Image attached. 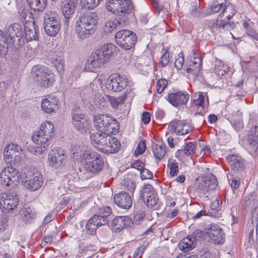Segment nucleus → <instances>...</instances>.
Wrapping results in <instances>:
<instances>
[{
    "instance_id": "1",
    "label": "nucleus",
    "mask_w": 258,
    "mask_h": 258,
    "mask_svg": "<svg viewBox=\"0 0 258 258\" xmlns=\"http://www.w3.org/2000/svg\"><path fill=\"white\" fill-rule=\"evenodd\" d=\"M106 9L117 16V19L105 23V30L111 32L119 26H124L128 21V15L132 12L133 4L130 0H109Z\"/></svg>"
},
{
    "instance_id": "2",
    "label": "nucleus",
    "mask_w": 258,
    "mask_h": 258,
    "mask_svg": "<svg viewBox=\"0 0 258 258\" xmlns=\"http://www.w3.org/2000/svg\"><path fill=\"white\" fill-rule=\"evenodd\" d=\"M53 135V124L49 121L42 123L39 130L35 132L32 138L34 143L40 145L35 149V155H40L46 153Z\"/></svg>"
},
{
    "instance_id": "3",
    "label": "nucleus",
    "mask_w": 258,
    "mask_h": 258,
    "mask_svg": "<svg viewBox=\"0 0 258 258\" xmlns=\"http://www.w3.org/2000/svg\"><path fill=\"white\" fill-rule=\"evenodd\" d=\"M93 122L97 130L102 133L116 134L119 125L118 122L108 114H97L94 116Z\"/></svg>"
},
{
    "instance_id": "4",
    "label": "nucleus",
    "mask_w": 258,
    "mask_h": 258,
    "mask_svg": "<svg viewBox=\"0 0 258 258\" xmlns=\"http://www.w3.org/2000/svg\"><path fill=\"white\" fill-rule=\"evenodd\" d=\"M84 167L90 173H98L103 168L104 162L101 155L95 152L85 151L81 155Z\"/></svg>"
},
{
    "instance_id": "5",
    "label": "nucleus",
    "mask_w": 258,
    "mask_h": 258,
    "mask_svg": "<svg viewBox=\"0 0 258 258\" xmlns=\"http://www.w3.org/2000/svg\"><path fill=\"white\" fill-rule=\"evenodd\" d=\"M31 77L38 86L48 88L54 83L53 74L48 68L42 66H34L31 72Z\"/></svg>"
},
{
    "instance_id": "6",
    "label": "nucleus",
    "mask_w": 258,
    "mask_h": 258,
    "mask_svg": "<svg viewBox=\"0 0 258 258\" xmlns=\"http://www.w3.org/2000/svg\"><path fill=\"white\" fill-rule=\"evenodd\" d=\"M43 26L45 33L50 36H55L60 28V19L58 14L54 11L47 12L43 20Z\"/></svg>"
},
{
    "instance_id": "7",
    "label": "nucleus",
    "mask_w": 258,
    "mask_h": 258,
    "mask_svg": "<svg viewBox=\"0 0 258 258\" xmlns=\"http://www.w3.org/2000/svg\"><path fill=\"white\" fill-rule=\"evenodd\" d=\"M7 35L9 42L16 49L19 48L25 43L23 28L18 23H13L8 27Z\"/></svg>"
},
{
    "instance_id": "8",
    "label": "nucleus",
    "mask_w": 258,
    "mask_h": 258,
    "mask_svg": "<svg viewBox=\"0 0 258 258\" xmlns=\"http://www.w3.org/2000/svg\"><path fill=\"white\" fill-rule=\"evenodd\" d=\"M116 43L125 50H130L134 47L137 36L133 32L128 30H121L115 34Z\"/></svg>"
},
{
    "instance_id": "9",
    "label": "nucleus",
    "mask_w": 258,
    "mask_h": 258,
    "mask_svg": "<svg viewBox=\"0 0 258 258\" xmlns=\"http://www.w3.org/2000/svg\"><path fill=\"white\" fill-rule=\"evenodd\" d=\"M21 177L20 172L12 166L4 168L0 173V183L3 186H15Z\"/></svg>"
},
{
    "instance_id": "10",
    "label": "nucleus",
    "mask_w": 258,
    "mask_h": 258,
    "mask_svg": "<svg viewBox=\"0 0 258 258\" xmlns=\"http://www.w3.org/2000/svg\"><path fill=\"white\" fill-rule=\"evenodd\" d=\"M23 151L20 146L10 144L4 150V158L7 163L11 165L19 163L22 158Z\"/></svg>"
},
{
    "instance_id": "11",
    "label": "nucleus",
    "mask_w": 258,
    "mask_h": 258,
    "mask_svg": "<svg viewBox=\"0 0 258 258\" xmlns=\"http://www.w3.org/2000/svg\"><path fill=\"white\" fill-rule=\"evenodd\" d=\"M218 185V181L215 176L212 175L202 178L196 185V191L201 196L208 197V195L215 190Z\"/></svg>"
},
{
    "instance_id": "12",
    "label": "nucleus",
    "mask_w": 258,
    "mask_h": 258,
    "mask_svg": "<svg viewBox=\"0 0 258 258\" xmlns=\"http://www.w3.org/2000/svg\"><path fill=\"white\" fill-rule=\"evenodd\" d=\"M18 203L19 200L15 192L10 191L0 195V208L4 212H10L14 210Z\"/></svg>"
},
{
    "instance_id": "13",
    "label": "nucleus",
    "mask_w": 258,
    "mask_h": 258,
    "mask_svg": "<svg viewBox=\"0 0 258 258\" xmlns=\"http://www.w3.org/2000/svg\"><path fill=\"white\" fill-rule=\"evenodd\" d=\"M77 107H75L72 111V120L73 126L76 130L85 133L90 126V120L85 115L79 112Z\"/></svg>"
},
{
    "instance_id": "14",
    "label": "nucleus",
    "mask_w": 258,
    "mask_h": 258,
    "mask_svg": "<svg viewBox=\"0 0 258 258\" xmlns=\"http://www.w3.org/2000/svg\"><path fill=\"white\" fill-rule=\"evenodd\" d=\"M128 80L127 77L119 74L112 75L106 83V88L113 92H120L127 85Z\"/></svg>"
},
{
    "instance_id": "15",
    "label": "nucleus",
    "mask_w": 258,
    "mask_h": 258,
    "mask_svg": "<svg viewBox=\"0 0 258 258\" xmlns=\"http://www.w3.org/2000/svg\"><path fill=\"white\" fill-rule=\"evenodd\" d=\"M140 197L149 208L154 207L158 201V195L151 184H145L142 187Z\"/></svg>"
},
{
    "instance_id": "16",
    "label": "nucleus",
    "mask_w": 258,
    "mask_h": 258,
    "mask_svg": "<svg viewBox=\"0 0 258 258\" xmlns=\"http://www.w3.org/2000/svg\"><path fill=\"white\" fill-rule=\"evenodd\" d=\"M24 185L31 190L38 189L43 184L42 176L37 171H28L23 178Z\"/></svg>"
},
{
    "instance_id": "17",
    "label": "nucleus",
    "mask_w": 258,
    "mask_h": 258,
    "mask_svg": "<svg viewBox=\"0 0 258 258\" xmlns=\"http://www.w3.org/2000/svg\"><path fill=\"white\" fill-rule=\"evenodd\" d=\"M225 0H213L210 8V14L220 13L226 14V17L230 20L234 15L235 11L232 6H226Z\"/></svg>"
},
{
    "instance_id": "18",
    "label": "nucleus",
    "mask_w": 258,
    "mask_h": 258,
    "mask_svg": "<svg viewBox=\"0 0 258 258\" xmlns=\"http://www.w3.org/2000/svg\"><path fill=\"white\" fill-rule=\"evenodd\" d=\"M67 157L66 152L61 149L52 150L48 155L47 162L50 166L57 168L66 164Z\"/></svg>"
},
{
    "instance_id": "19",
    "label": "nucleus",
    "mask_w": 258,
    "mask_h": 258,
    "mask_svg": "<svg viewBox=\"0 0 258 258\" xmlns=\"http://www.w3.org/2000/svg\"><path fill=\"white\" fill-rule=\"evenodd\" d=\"M206 233L215 244H222L225 242V234L223 229L217 224H210Z\"/></svg>"
},
{
    "instance_id": "20",
    "label": "nucleus",
    "mask_w": 258,
    "mask_h": 258,
    "mask_svg": "<svg viewBox=\"0 0 258 258\" xmlns=\"http://www.w3.org/2000/svg\"><path fill=\"white\" fill-rule=\"evenodd\" d=\"M171 132H174L177 135L183 136L192 131V128L190 124L183 120L174 119L169 124Z\"/></svg>"
},
{
    "instance_id": "21",
    "label": "nucleus",
    "mask_w": 258,
    "mask_h": 258,
    "mask_svg": "<svg viewBox=\"0 0 258 258\" xmlns=\"http://www.w3.org/2000/svg\"><path fill=\"white\" fill-rule=\"evenodd\" d=\"M76 23L95 31L97 23V16L96 13L92 12L84 13L79 16Z\"/></svg>"
},
{
    "instance_id": "22",
    "label": "nucleus",
    "mask_w": 258,
    "mask_h": 258,
    "mask_svg": "<svg viewBox=\"0 0 258 258\" xmlns=\"http://www.w3.org/2000/svg\"><path fill=\"white\" fill-rule=\"evenodd\" d=\"M189 96L188 94L183 91L173 92L168 95L167 100L173 106L177 107L186 103Z\"/></svg>"
},
{
    "instance_id": "23",
    "label": "nucleus",
    "mask_w": 258,
    "mask_h": 258,
    "mask_svg": "<svg viewBox=\"0 0 258 258\" xmlns=\"http://www.w3.org/2000/svg\"><path fill=\"white\" fill-rule=\"evenodd\" d=\"M77 4V0H63L62 2V12L65 18V23L68 25L75 13Z\"/></svg>"
},
{
    "instance_id": "24",
    "label": "nucleus",
    "mask_w": 258,
    "mask_h": 258,
    "mask_svg": "<svg viewBox=\"0 0 258 258\" xmlns=\"http://www.w3.org/2000/svg\"><path fill=\"white\" fill-rule=\"evenodd\" d=\"M226 160L234 171L240 172L245 168V160L238 155H229L226 157Z\"/></svg>"
},
{
    "instance_id": "25",
    "label": "nucleus",
    "mask_w": 258,
    "mask_h": 258,
    "mask_svg": "<svg viewBox=\"0 0 258 258\" xmlns=\"http://www.w3.org/2000/svg\"><path fill=\"white\" fill-rule=\"evenodd\" d=\"M114 201L119 207L128 209L132 205V199L131 196L125 191H120L115 194L114 197Z\"/></svg>"
},
{
    "instance_id": "26",
    "label": "nucleus",
    "mask_w": 258,
    "mask_h": 258,
    "mask_svg": "<svg viewBox=\"0 0 258 258\" xmlns=\"http://www.w3.org/2000/svg\"><path fill=\"white\" fill-rule=\"evenodd\" d=\"M112 224L115 232H119L124 228L132 227L134 224L127 216H117L113 219Z\"/></svg>"
},
{
    "instance_id": "27",
    "label": "nucleus",
    "mask_w": 258,
    "mask_h": 258,
    "mask_svg": "<svg viewBox=\"0 0 258 258\" xmlns=\"http://www.w3.org/2000/svg\"><path fill=\"white\" fill-rule=\"evenodd\" d=\"M108 134L102 133H90V138L92 144L94 147L100 150L102 149L104 144H106L108 142L107 138Z\"/></svg>"
},
{
    "instance_id": "28",
    "label": "nucleus",
    "mask_w": 258,
    "mask_h": 258,
    "mask_svg": "<svg viewBox=\"0 0 258 258\" xmlns=\"http://www.w3.org/2000/svg\"><path fill=\"white\" fill-rule=\"evenodd\" d=\"M108 143L103 146L102 149L100 151L106 154H113L118 151L120 149V142L115 138L111 137L109 135L107 138Z\"/></svg>"
},
{
    "instance_id": "29",
    "label": "nucleus",
    "mask_w": 258,
    "mask_h": 258,
    "mask_svg": "<svg viewBox=\"0 0 258 258\" xmlns=\"http://www.w3.org/2000/svg\"><path fill=\"white\" fill-rule=\"evenodd\" d=\"M58 100L55 97L48 96L41 102L43 110L47 113L55 112L58 109Z\"/></svg>"
},
{
    "instance_id": "30",
    "label": "nucleus",
    "mask_w": 258,
    "mask_h": 258,
    "mask_svg": "<svg viewBox=\"0 0 258 258\" xmlns=\"http://www.w3.org/2000/svg\"><path fill=\"white\" fill-rule=\"evenodd\" d=\"M106 60L98 49L92 53L88 60V63L89 66L96 69L101 67Z\"/></svg>"
},
{
    "instance_id": "31",
    "label": "nucleus",
    "mask_w": 258,
    "mask_h": 258,
    "mask_svg": "<svg viewBox=\"0 0 258 258\" xmlns=\"http://www.w3.org/2000/svg\"><path fill=\"white\" fill-rule=\"evenodd\" d=\"M38 29L34 22H29L24 26L25 37L27 42L36 40L38 39Z\"/></svg>"
},
{
    "instance_id": "32",
    "label": "nucleus",
    "mask_w": 258,
    "mask_h": 258,
    "mask_svg": "<svg viewBox=\"0 0 258 258\" xmlns=\"http://www.w3.org/2000/svg\"><path fill=\"white\" fill-rule=\"evenodd\" d=\"M189 67L186 69L187 73L197 76L202 69V60L200 57H194L190 58Z\"/></svg>"
},
{
    "instance_id": "33",
    "label": "nucleus",
    "mask_w": 258,
    "mask_h": 258,
    "mask_svg": "<svg viewBox=\"0 0 258 258\" xmlns=\"http://www.w3.org/2000/svg\"><path fill=\"white\" fill-rule=\"evenodd\" d=\"M21 219L25 223H31L36 217V212L35 209L28 208H24L20 211Z\"/></svg>"
},
{
    "instance_id": "34",
    "label": "nucleus",
    "mask_w": 258,
    "mask_h": 258,
    "mask_svg": "<svg viewBox=\"0 0 258 258\" xmlns=\"http://www.w3.org/2000/svg\"><path fill=\"white\" fill-rule=\"evenodd\" d=\"M98 50L100 51L104 57L107 60L112 55L116 53L117 47L114 44L108 43L100 46Z\"/></svg>"
},
{
    "instance_id": "35",
    "label": "nucleus",
    "mask_w": 258,
    "mask_h": 258,
    "mask_svg": "<svg viewBox=\"0 0 258 258\" xmlns=\"http://www.w3.org/2000/svg\"><path fill=\"white\" fill-rule=\"evenodd\" d=\"M95 31L89 28H86L79 24L76 23V33L77 36L83 40L90 36Z\"/></svg>"
},
{
    "instance_id": "36",
    "label": "nucleus",
    "mask_w": 258,
    "mask_h": 258,
    "mask_svg": "<svg viewBox=\"0 0 258 258\" xmlns=\"http://www.w3.org/2000/svg\"><path fill=\"white\" fill-rule=\"evenodd\" d=\"M111 213V210L109 207H105L100 208L98 211V214H95L93 216L97 217V220L99 221L103 220V222L101 223L104 225L107 224L108 223V216Z\"/></svg>"
},
{
    "instance_id": "37",
    "label": "nucleus",
    "mask_w": 258,
    "mask_h": 258,
    "mask_svg": "<svg viewBox=\"0 0 258 258\" xmlns=\"http://www.w3.org/2000/svg\"><path fill=\"white\" fill-rule=\"evenodd\" d=\"M195 244L196 243L189 235L180 241L178 246L181 250L186 252L191 250L195 247Z\"/></svg>"
},
{
    "instance_id": "38",
    "label": "nucleus",
    "mask_w": 258,
    "mask_h": 258,
    "mask_svg": "<svg viewBox=\"0 0 258 258\" xmlns=\"http://www.w3.org/2000/svg\"><path fill=\"white\" fill-rule=\"evenodd\" d=\"M104 225L101 221L97 220V217L93 216L89 220L86 225V229L90 234L93 235L96 229L100 226Z\"/></svg>"
},
{
    "instance_id": "39",
    "label": "nucleus",
    "mask_w": 258,
    "mask_h": 258,
    "mask_svg": "<svg viewBox=\"0 0 258 258\" xmlns=\"http://www.w3.org/2000/svg\"><path fill=\"white\" fill-rule=\"evenodd\" d=\"M248 141L250 145L258 148V126L251 128L248 134Z\"/></svg>"
},
{
    "instance_id": "40",
    "label": "nucleus",
    "mask_w": 258,
    "mask_h": 258,
    "mask_svg": "<svg viewBox=\"0 0 258 258\" xmlns=\"http://www.w3.org/2000/svg\"><path fill=\"white\" fill-rule=\"evenodd\" d=\"M31 9L35 11H43L46 6L47 0H27Z\"/></svg>"
},
{
    "instance_id": "41",
    "label": "nucleus",
    "mask_w": 258,
    "mask_h": 258,
    "mask_svg": "<svg viewBox=\"0 0 258 258\" xmlns=\"http://www.w3.org/2000/svg\"><path fill=\"white\" fill-rule=\"evenodd\" d=\"M152 151L154 157L159 160L161 159L165 153V145L161 143L152 145Z\"/></svg>"
},
{
    "instance_id": "42",
    "label": "nucleus",
    "mask_w": 258,
    "mask_h": 258,
    "mask_svg": "<svg viewBox=\"0 0 258 258\" xmlns=\"http://www.w3.org/2000/svg\"><path fill=\"white\" fill-rule=\"evenodd\" d=\"M101 0H81L83 8L85 9H93L96 7Z\"/></svg>"
},
{
    "instance_id": "43",
    "label": "nucleus",
    "mask_w": 258,
    "mask_h": 258,
    "mask_svg": "<svg viewBox=\"0 0 258 258\" xmlns=\"http://www.w3.org/2000/svg\"><path fill=\"white\" fill-rule=\"evenodd\" d=\"M205 234L206 233L204 231L201 229H196L192 234L189 235L194 241L196 242V241L203 240L205 236Z\"/></svg>"
},
{
    "instance_id": "44",
    "label": "nucleus",
    "mask_w": 258,
    "mask_h": 258,
    "mask_svg": "<svg viewBox=\"0 0 258 258\" xmlns=\"http://www.w3.org/2000/svg\"><path fill=\"white\" fill-rule=\"evenodd\" d=\"M31 17V15L27 10L23 9L19 12V18L22 22L29 23Z\"/></svg>"
},
{
    "instance_id": "45",
    "label": "nucleus",
    "mask_w": 258,
    "mask_h": 258,
    "mask_svg": "<svg viewBox=\"0 0 258 258\" xmlns=\"http://www.w3.org/2000/svg\"><path fill=\"white\" fill-rule=\"evenodd\" d=\"M109 101L111 106L113 108H116L119 104L123 103L124 97L121 96L119 97H109Z\"/></svg>"
},
{
    "instance_id": "46",
    "label": "nucleus",
    "mask_w": 258,
    "mask_h": 258,
    "mask_svg": "<svg viewBox=\"0 0 258 258\" xmlns=\"http://www.w3.org/2000/svg\"><path fill=\"white\" fill-rule=\"evenodd\" d=\"M121 185L124 189L130 192L133 191L136 188L135 183L133 181L130 180H124L121 182Z\"/></svg>"
},
{
    "instance_id": "47",
    "label": "nucleus",
    "mask_w": 258,
    "mask_h": 258,
    "mask_svg": "<svg viewBox=\"0 0 258 258\" xmlns=\"http://www.w3.org/2000/svg\"><path fill=\"white\" fill-rule=\"evenodd\" d=\"M255 194L251 193L246 196L244 198L243 202L242 203V206L244 208H246L248 207H249L250 205H251L252 202H253Z\"/></svg>"
},
{
    "instance_id": "48",
    "label": "nucleus",
    "mask_w": 258,
    "mask_h": 258,
    "mask_svg": "<svg viewBox=\"0 0 258 258\" xmlns=\"http://www.w3.org/2000/svg\"><path fill=\"white\" fill-rule=\"evenodd\" d=\"M8 41H9L8 37H7L4 32L0 30V52L2 51L5 47H7Z\"/></svg>"
},
{
    "instance_id": "49",
    "label": "nucleus",
    "mask_w": 258,
    "mask_h": 258,
    "mask_svg": "<svg viewBox=\"0 0 258 258\" xmlns=\"http://www.w3.org/2000/svg\"><path fill=\"white\" fill-rule=\"evenodd\" d=\"M168 167L170 169V176L174 177L177 175L178 172V166L176 162H170L167 165Z\"/></svg>"
},
{
    "instance_id": "50",
    "label": "nucleus",
    "mask_w": 258,
    "mask_h": 258,
    "mask_svg": "<svg viewBox=\"0 0 258 258\" xmlns=\"http://www.w3.org/2000/svg\"><path fill=\"white\" fill-rule=\"evenodd\" d=\"M167 81L165 79L159 80L157 82L156 88L159 94L161 93L167 85Z\"/></svg>"
},
{
    "instance_id": "51",
    "label": "nucleus",
    "mask_w": 258,
    "mask_h": 258,
    "mask_svg": "<svg viewBox=\"0 0 258 258\" xmlns=\"http://www.w3.org/2000/svg\"><path fill=\"white\" fill-rule=\"evenodd\" d=\"M169 54L167 50H165L164 53L161 55L160 60V64L164 67L167 65L169 62Z\"/></svg>"
},
{
    "instance_id": "52",
    "label": "nucleus",
    "mask_w": 258,
    "mask_h": 258,
    "mask_svg": "<svg viewBox=\"0 0 258 258\" xmlns=\"http://www.w3.org/2000/svg\"><path fill=\"white\" fill-rule=\"evenodd\" d=\"M140 177L142 180L152 179L153 178V174L148 169L143 168L140 172Z\"/></svg>"
},
{
    "instance_id": "53",
    "label": "nucleus",
    "mask_w": 258,
    "mask_h": 258,
    "mask_svg": "<svg viewBox=\"0 0 258 258\" xmlns=\"http://www.w3.org/2000/svg\"><path fill=\"white\" fill-rule=\"evenodd\" d=\"M222 15L219 14L217 20L214 21V23L218 27V28L220 30V32H225V21L221 19Z\"/></svg>"
},
{
    "instance_id": "54",
    "label": "nucleus",
    "mask_w": 258,
    "mask_h": 258,
    "mask_svg": "<svg viewBox=\"0 0 258 258\" xmlns=\"http://www.w3.org/2000/svg\"><path fill=\"white\" fill-rule=\"evenodd\" d=\"M184 148L186 151V156H189L194 153L195 145L192 142H189L185 144Z\"/></svg>"
},
{
    "instance_id": "55",
    "label": "nucleus",
    "mask_w": 258,
    "mask_h": 258,
    "mask_svg": "<svg viewBox=\"0 0 258 258\" xmlns=\"http://www.w3.org/2000/svg\"><path fill=\"white\" fill-rule=\"evenodd\" d=\"M146 149V144L144 141H141L136 149L134 152V154L136 156H137L138 155L143 154Z\"/></svg>"
},
{
    "instance_id": "56",
    "label": "nucleus",
    "mask_w": 258,
    "mask_h": 258,
    "mask_svg": "<svg viewBox=\"0 0 258 258\" xmlns=\"http://www.w3.org/2000/svg\"><path fill=\"white\" fill-rule=\"evenodd\" d=\"M93 89L91 85L83 87L79 89V94L81 96L84 97L88 95L92 92Z\"/></svg>"
},
{
    "instance_id": "57",
    "label": "nucleus",
    "mask_w": 258,
    "mask_h": 258,
    "mask_svg": "<svg viewBox=\"0 0 258 258\" xmlns=\"http://www.w3.org/2000/svg\"><path fill=\"white\" fill-rule=\"evenodd\" d=\"M232 126L237 131L241 130L243 128V123L240 118L237 119H233L230 121Z\"/></svg>"
},
{
    "instance_id": "58",
    "label": "nucleus",
    "mask_w": 258,
    "mask_h": 258,
    "mask_svg": "<svg viewBox=\"0 0 258 258\" xmlns=\"http://www.w3.org/2000/svg\"><path fill=\"white\" fill-rule=\"evenodd\" d=\"M147 245H142L138 247L134 253V258H141Z\"/></svg>"
},
{
    "instance_id": "59",
    "label": "nucleus",
    "mask_w": 258,
    "mask_h": 258,
    "mask_svg": "<svg viewBox=\"0 0 258 258\" xmlns=\"http://www.w3.org/2000/svg\"><path fill=\"white\" fill-rule=\"evenodd\" d=\"M253 23L251 22V28L248 29L246 31L247 35L251 38L258 40V33L252 28Z\"/></svg>"
},
{
    "instance_id": "60",
    "label": "nucleus",
    "mask_w": 258,
    "mask_h": 258,
    "mask_svg": "<svg viewBox=\"0 0 258 258\" xmlns=\"http://www.w3.org/2000/svg\"><path fill=\"white\" fill-rule=\"evenodd\" d=\"M131 167L141 171L144 167V164L140 160H136L132 163Z\"/></svg>"
},
{
    "instance_id": "61",
    "label": "nucleus",
    "mask_w": 258,
    "mask_h": 258,
    "mask_svg": "<svg viewBox=\"0 0 258 258\" xmlns=\"http://www.w3.org/2000/svg\"><path fill=\"white\" fill-rule=\"evenodd\" d=\"M183 62H184L183 56L182 55V56H180L179 55V57L177 59H175V62H174L175 67L177 70L181 69V68L183 66Z\"/></svg>"
},
{
    "instance_id": "62",
    "label": "nucleus",
    "mask_w": 258,
    "mask_h": 258,
    "mask_svg": "<svg viewBox=\"0 0 258 258\" xmlns=\"http://www.w3.org/2000/svg\"><path fill=\"white\" fill-rule=\"evenodd\" d=\"M209 28L210 30L213 33L217 34L218 33H221L220 30L218 28V27L214 23V21L211 22L209 24Z\"/></svg>"
},
{
    "instance_id": "63",
    "label": "nucleus",
    "mask_w": 258,
    "mask_h": 258,
    "mask_svg": "<svg viewBox=\"0 0 258 258\" xmlns=\"http://www.w3.org/2000/svg\"><path fill=\"white\" fill-rule=\"evenodd\" d=\"M231 187L234 189H237L239 188L240 185L239 180L236 179L235 177H233L231 179V182L230 183Z\"/></svg>"
},
{
    "instance_id": "64",
    "label": "nucleus",
    "mask_w": 258,
    "mask_h": 258,
    "mask_svg": "<svg viewBox=\"0 0 258 258\" xmlns=\"http://www.w3.org/2000/svg\"><path fill=\"white\" fill-rule=\"evenodd\" d=\"M142 119L145 124L149 123L151 119L150 114L148 112H144L142 114Z\"/></svg>"
}]
</instances>
